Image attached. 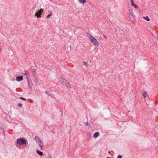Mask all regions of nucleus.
<instances>
[{"label": "nucleus", "mask_w": 158, "mask_h": 158, "mask_svg": "<svg viewBox=\"0 0 158 158\" xmlns=\"http://www.w3.org/2000/svg\"><path fill=\"white\" fill-rule=\"evenodd\" d=\"M99 135V133L98 132H96L94 135L93 137L94 138H96Z\"/></svg>", "instance_id": "9"}, {"label": "nucleus", "mask_w": 158, "mask_h": 158, "mask_svg": "<svg viewBox=\"0 0 158 158\" xmlns=\"http://www.w3.org/2000/svg\"><path fill=\"white\" fill-rule=\"evenodd\" d=\"M60 81L63 85H66L68 88L69 89L71 88L69 81L67 80H61Z\"/></svg>", "instance_id": "4"}, {"label": "nucleus", "mask_w": 158, "mask_h": 158, "mask_svg": "<svg viewBox=\"0 0 158 158\" xmlns=\"http://www.w3.org/2000/svg\"><path fill=\"white\" fill-rule=\"evenodd\" d=\"M36 152L40 156H42L43 155V152H41L39 150H37L36 151Z\"/></svg>", "instance_id": "10"}, {"label": "nucleus", "mask_w": 158, "mask_h": 158, "mask_svg": "<svg viewBox=\"0 0 158 158\" xmlns=\"http://www.w3.org/2000/svg\"><path fill=\"white\" fill-rule=\"evenodd\" d=\"M143 18H144L147 21H150V19L148 18V16H146V17L143 16Z\"/></svg>", "instance_id": "14"}, {"label": "nucleus", "mask_w": 158, "mask_h": 158, "mask_svg": "<svg viewBox=\"0 0 158 158\" xmlns=\"http://www.w3.org/2000/svg\"><path fill=\"white\" fill-rule=\"evenodd\" d=\"M129 18L131 22L133 23H134V21L135 19V16L133 10L131 8L129 9Z\"/></svg>", "instance_id": "2"}, {"label": "nucleus", "mask_w": 158, "mask_h": 158, "mask_svg": "<svg viewBox=\"0 0 158 158\" xmlns=\"http://www.w3.org/2000/svg\"><path fill=\"white\" fill-rule=\"evenodd\" d=\"M103 37L106 39H107V37L105 35H103Z\"/></svg>", "instance_id": "25"}, {"label": "nucleus", "mask_w": 158, "mask_h": 158, "mask_svg": "<svg viewBox=\"0 0 158 158\" xmlns=\"http://www.w3.org/2000/svg\"><path fill=\"white\" fill-rule=\"evenodd\" d=\"M90 132H88V133H87V135H90Z\"/></svg>", "instance_id": "27"}, {"label": "nucleus", "mask_w": 158, "mask_h": 158, "mask_svg": "<svg viewBox=\"0 0 158 158\" xmlns=\"http://www.w3.org/2000/svg\"><path fill=\"white\" fill-rule=\"evenodd\" d=\"M18 105L19 107H21L22 106V104L21 103H19Z\"/></svg>", "instance_id": "21"}, {"label": "nucleus", "mask_w": 158, "mask_h": 158, "mask_svg": "<svg viewBox=\"0 0 158 158\" xmlns=\"http://www.w3.org/2000/svg\"><path fill=\"white\" fill-rule=\"evenodd\" d=\"M52 15L51 14H49L47 16V18H49V17Z\"/></svg>", "instance_id": "19"}, {"label": "nucleus", "mask_w": 158, "mask_h": 158, "mask_svg": "<svg viewBox=\"0 0 158 158\" xmlns=\"http://www.w3.org/2000/svg\"><path fill=\"white\" fill-rule=\"evenodd\" d=\"M86 62H85V63H84V64H86Z\"/></svg>", "instance_id": "30"}, {"label": "nucleus", "mask_w": 158, "mask_h": 158, "mask_svg": "<svg viewBox=\"0 0 158 158\" xmlns=\"http://www.w3.org/2000/svg\"><path fill=\"white\" fill-rule=\"evenodd\" d=\"M34 82H35V81H34ZM35 83H36V85L37 84V81H35Z\"/></svg>", "instance_id": "28"}, {"label": "nucleus", "mask_w": 158, "mask_h": 158, "mask_svg": "<svg viewBox=\"0 0 158 158\" xmlns=\"http://www.w3.org/2000/svg\"><path fill=\"white\" fill-rule=\"evenodd\" d=\"M47 158H52L50 154H48V155L47 157Z\"/></svg>", "instance_id": "18"}, {"label": "nucleus", "mask_w": 158, "mask_h": 158, "mask_svg": "<svg viewBox=\"0 0 158 158\" xmlns=\"http://www.w3.org/2000/svg\"><path fill=\"white\" fill-rule=\"evenodd\" d=\"M84 124H85V126H87V125H88V123H87V122H86V123H84Z\"/></svg>", "instance_id": "24"}, {"label": "nucleus", "mask_w": 158, "mask_h": 158, "mask_svg": "<svg viewBox=\"0 0 158 158\" xmlns=\"http://www.w3.org/2000/svg\"><path fill=\"white\" fill-rule=\"evenodd\" d=\"M86 62H85V63H84V64H86Z\"/></svg>", "instance_id": "32"}, {"label": "nucleus", "mask_w": 158, "mask_h": 158, "mask_svg": "<svg viewBox=\"0 0 158 158\" xmlns=\"http://www.w3.org/2000/svg\"><path fill=\"white\" fill-rule=\"evenodd\" d=\"M134 4V3L133 2V0H131V5H132Z\"/></svg>", "instance_id": "22"}, {"label": "nucleus", "mask_w": 158, "mask_h": 158, "mask_svg": "<svg viewBox=\"0 0 158 158\" xmlns=\"http://www.w3.org/2000/svg\"><path fill=\"white\" fill-rule=\"evenodd\" d=\"M39 143V146L41 148V149H42L43 148L44 146L43 143L42 142V141H40Z\"/></svg>", "instance_id": "11"}, {"label": "nucleus", "mask_w": 158, "mask_h": 158, "mask_svg": "<svg viewBox=\"0 0 158 158\" xmlns=\"http://www.w3.org/2000/svg\"><path fill=\"white\" fill-rule=\"evenodd\" d=\"M142 94L144 98H145L147 96V93L145 91H142Z\"/></svg>", "instance_id": "8"}, {"label": "nucleus", "mask_w": 158, "mask_h": 158, "mask_svg": "<svg viewBox=\"0 0 158 158\" xmlns=\"http://www.w3.org/2000/svg\"><path fill=\"white\" fill-rule=\"evenodd\" d=\"M78 0L80 3H82L83 4H84L86 2V0Z\"/></svg>", "instance_id": "13"}, {"label": "nucleus", "mask_w": 158, "mask_h": 158, "mask_svg": "<svg viewBox=\"0 0 158 158\" xmlns=\"http://www.w3.org/2000/svg\"><path fill=\"white\" fill-rule=\"evenodd\" d=\"M1 51V48H0V52Z\"/></svg>", "instance_id": "29"}, {"label": "nucleus", "mask_w": 158, "mask_h": 158, "mask_svg": "<svg viewBox=\"0 0 158 158\" xmlns=\"http://www.w3.org/2000/svg\"><path fill=\"white\" fill-rule=\"evenodd\" d=\"M28 84L29 86V87L31 89H32V82L31 81V80H29L28 81Z\"/></svg>", "instance_id": "6"}, {"label": "nucleus", "mask_w": 158, "mask_h": 158, "mask_svg": "<svg viewBox=\"0 0 158 158\" xmlns=\"http://www.w3.org/2000/svg\"><path fill=\"white\" fill-rule=\"evenodd\" d=\"M16 79H23V76H20L19 77H17Z\"/></svg>", "instance_id": "15"}, {"label": "nucleus", "mask_w": 158, "mask_h": 158, "mask_svg": "<svg viewBox=\"0 0 158 158\" xmlns=\"http://www.w3.org/2000/svg\"><path fill=\"white\" fill-rule=\"evenodd\" d=\"M35 139L37 143H39L42 141L40 140V138L37 136H36L35 137Z\"/></svg>", "instance_id": "7"}, {"label": "nucleus", "mask_w": 158, "mask_h": 158, "mask_svg": "<svg viewBox=\"0 0 158 158\" xmlns=\"http://www.w3.org/2000/svg\"><path fill=\"white\" fill-rule=\"evenodd\" d=\"M87 36L89 39L90 40L91 43L96 46H98L100 44L98 40L94 37L91 35L89 33H87Z\"/></svg>", "instance_id": "1"}, {"label": "nucleus", "mask_w": 158, "mask_h": 158, "mask_svg": "<svg viewBox=\"0 0 158 158\" xmlns=\"http://www.w3.org/2000/svg\"><path fill=\"white\" fill-rule=\"evenodd\" d=\"M117 158H122V156L121 155H119L118 156Z\"/></svg>", "instance_id": "23"}, {"label": "nucleus", "mask_w": 158, "mask_h": 158, "mask_svg": "<svg viewBox=\"0 0 158 158\" xmlns=\"http://www.w3.org/2000/svg\"><path fill=\"white\" fill-rule=\"evenodd\" d=\"M17 80L18 81H21L22 80L19 79V80Z\"/></svg>", "instance_id": "26"}, {"label": "nucleus", "mask_w": 158, "mask_h": 158, "mask_svg": "<svg viewBox=\"0 0 158 158\" xmlns=\"http://www.w3.org/2000/svg\"><path fill=\"white\" fill-rule=\"evenodd\" d=\"M32 72L34 76L35 77V75L36 73V70L35 69H32Z\"/></svg>", "instance_id": "12"}, {"label": "nucleus", "mask_w": 158, "mask_h": 158, "mask_svg": "<svg viewBox=\"0 0 158 158\" xmlns=\"http://www.w3.org/2000/svg\"><path fill=\"white\" fill-rule=\"evenodd\" d=\"M20 98L21 99H22L23 100H26V98H25L23 97H20Z\"/></svg>", "instance_id": "20"}, {"label": "nucleus", "mask_w": 158, "mask_h": 158, "mask_svg": "<svg viewBox=\"0 0 158 158\" xmlns=\"http://www.w3.org/2000/svg\"><path fill=\"white\" fill-rule=\"evenodd\" d=\"M131 6H134L136 9H137L138 8V6L136 5H135V4H134Z\"/></svg>", "instance_id": "16"}, {"label": "nucleus", "mask_w": 158, "mask_h": 158, "mask_svg": "<svg viewBox=\"0 0 158 158\" xmlns=\"http://www.w3.org/2000/svg\"><path fill=\"white\" fill-rule=\"evenodd\" d=\"M27 141L23 138H20L18 139L17 141V144L22 145L24 144H26Z\"/></svg>", "instance_id": "3"}, {"label": "nucleus", "mask_w": 158, "mask_h": 158, "mask_svg": "<svg viewBox=\"0 0 158 158\" xmlns=\"http://www.w3.org/2000/svg\"><path fill=\"white\" fill-rule=\"evenodd\" d=\"M25 74L27 75V77L26 78L27 79H29L30 78V76L28 73H25Z\"/></svg>", "instance_id": "17"}, {"label": "nucleus", "mask_w": 158, "mask_h": 158, "mask_svg": "<svg viewBox=\"0 0 158 158\" xmlns=\"http://www.w3.org/2000/svg\"><path fill=\"white\" fill-rule=\"evenodd\" d=\"M86 62H85V63H84V64H86Z\"/></svg>", "instance_id": "31"}, {"label": "nucleus", "mask_w": 158, "mask_h": 158, "mask_svg": "<svg viewBox=\"0 0 158 158\" xmlns=\"http://www.w3.org/2000/svg\"><path fill=\"white\" fill-rule=\"evenodd\" d=\"M43 11V10L41 9L40 10L38 11L37 12H36L35 14V15L37 18H40L41 17V15H42V12Z\"/></svg>", "instance_id": "5"}]
</instances>
